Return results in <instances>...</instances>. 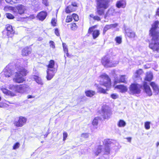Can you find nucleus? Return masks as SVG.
Returning <instances> with one entry per match:
<instances>
[{"instance_id":"1","label":"nucleus","mask_w":159,"mask_h":159,"mask_svg":"<svg viewBox=\"0 0 159 159\" xmlns=\"http://www.w3.org/2000/svg\"><path fill=\"white\" fill-rule=\"evenodd\" d=\"M159 22L155 21L152 25L150 30V35L152 37V41L149 47L153 51H159V28L158 25Z\"/></svg>"},{"instance_id":"2","label":"nucleus","mask_w":159,"mask_h":159,"mask_svg":"<svg viewBox=\"0 0 159 159\" xmlns=\"http://www.w3.org/2000/svg\"><path fill=\"white\" fill-rule=\"evenodd\" d=\"M28 87V86L25 84L13 85L11 87L12 91L8 90L6 89H3L2 91L3 93L7 95L14 96L16 95V93L22 92L26 89Z\"/></svg>"},{"instance_id":"3","label":"nucleus","mask_w":159,"mask_h":159,"mask_svg":"<svg viewBox=\"0 0 159 159\" xmlns=\"http://www.w3.org/2000/svg\"><path fill=\"white\" fill-rule=\"evenodd\" d=\"M111 141L109 139H104L103 141V144L105 146V148L102 145H99L97 148L94 153L96 156H98L102 152H103L105 154H108L110 152V148L111 144Z\"/></svg>"},{"instance_id":"4","label":"nucleus","mask_w":159,"mask_h":159,"mask_svg":"<svg viewBox=\"0 0 159 159\" xmlns=\"http://www.w3.org/2000/svg\"><path fill=\"white\" fill-rule=\"evenodd\" d=\"M29 72L25 68L21 67L18 72H15L14 77L13 79V81L16 83H22L25 81L24 76H26Z\"/></svg>"},{"instance_id":"5","label":"nucleus","mask_w":159,"mask_h":159,"mask_svg":"<svg viewBox=\"0 0 159 159\" xmlns=\"http://www.w3.org/2000/svg\"><path fill=\"white\" fill-rule=\"evenodd\" d=\"M142 86L138 84H132L129 87V93L131 95L139 94L141 91Z\"/></svg>"},{"instance_id":"6","label":"nucleus","mask_w":159,"mask_h":159,"mask_svg":"<svg viewBox=\"0 0 159 159\" xmlns=\"http://www.w3.org/2000/svg\"><path fill=\"white\" fill-rule=\"evenodd\" d=\"M11 10L14 14L16 15H21L25 13L26 8L25 6L22 4H19L12 7Z\"/></svg>"},{"instance_id":"7","label":"nucleus","mask_w":159,"mask_h":159,"mask_svg":"<svg viewBox=\"0 0 159 159\" xmlns=\"http://www.w3.org/2000/svg\"><path fill=\"white\" fill-rule=\"evenodd\" d=\"M102 63L105 67H108L116 66L118 63V62L116 61L114 63V61L110 60L107 56H106L102 58Z\"/></svg>"},{"instance_id":"8","label":"nucleus","mask_w":159,"mask_h":159,"mask_svg":"<svg viewBox=\"0 0 159 159\" xmlns=\"http://www.w3.org/2000/svg\"><path fill=\"white\" fill-rule=\"evenodd\" d=\"M27 120V119L25 117L20 116L17 120L14 121L13 124L16 127H21L26 123Z\"/></svg>"},{"instance_id":"9","label":"nucleus","mask_w":159,"mask_h":159,"mask_svg":"<svg viewBox=\"0 0 159 159\" xmlns=\"http://www.w3.org/2000/svg\"><path fill=\"white\" fill-rule=\"evenodd\" d=\"M103 80L102 85L106 87L107 88L110 87L111 85V80L108 76L106 74L104 73L100 76Z\"/></svg>"},{"instance_id":"10","label":"nucleus","mask_w":159,"mask_h":159,"mask_svg":"<svg viewBox=\"0 0 159 159\" xmlns=\"http://www.w3.org/2000/svg\"><path fill=\"white\" fill-rule=\"evenodd\" d=\"M111 113L110 110L107 106H103L102 107V115L103 118L105 119H108L110 118Z\"/></svg>"},{"instance_id":"11","label":"nucleus","mask_w":159,"mask_h":159,"mask_svg":"<svg viewBox=\"0 0 159 159\" xmlns=\"http://www.w3.org/2000/svg\"><path fill=\"white\" fill-rule=\"evenodd\" d=\"M5 30L6 31V35L8 38H12L15 34V32L12 26L10 24L6 25Z\"/></svg>"},{"instance_id":"12","label":"nucleus","mask_w":159,"mask_h":159,"mask_svg":"<svg viewBox=\"0 0 159 159\" xmlns=\"http://www.w3.org/2000/svg\"><path fill=\"white\" fill-rule=\"evenodd\" d=\"M110 0H96L97 1V7H102V8L106 9L109 6L108 3Z\"/></svg>"},{"instance_id":"13","label":"nucleus","mask_w":159,"mask_h":159,"mask_svg":"<svg viewBox=\"0 0 159 159\" xmlns=\"http://www.w3.org/2000/svg\"><path fill=\"white\" fill-rule=\"evenodd\" d=\"M57 70L54 69H47V70L46 78L48 80H51L54 76Z\"/></svg>"},{"instance_id":"14","label":"nucleus","mask_w":159,"mask_h":159,"mask_svg":"<svg viewBox=\"0 0 159 159\" xmlns=\"http://www.w3.org/2000/svg\"><path fill=\"white\" fill-rule=\"evenodd\" d=\"M47 15L48 13L46 11H42L37 14L36 17L39 20L43 21L46 19Z\"/></svg>"},{"instance_id":"15","label":"nucleus","mask_w":159,"mask_h":159,"mask_svg":"<svg viewBox=\"0 0 159 159\" xmlns=\"http://www.w3.org/2000/svg\"><path fill=\"white\" fill-rule=\"evenodd\" d=\"M126 79L125 78V75H120L119 77H116L115 78L114 85H115L118 83H126Z\"/></svg>"},{"instance_id":"16","label":"nucleus","mask_w":159,"mask_h":159,"mask_svg":"<svg viewBox=\"0 0 159 159\" xmlns=\"http://www.w3.org/2000/svg\"><path fill=\"white\" fill-rule=\"evenodd\" d=\"M32 49L28 47L24 48L21 51V55L23 57H26L31 53Z\"/></svg>"},{"instance_id":"17","label":"nucleus","mask_w":159,"mask_h":159,"mask_svg":"<svg viewBox=\"0 0 159 159\" xmlns=\"http://www.w3.org/2000/svg\"><path fill=\"white\" fill-rule=\"evenodd\" d=\"M143 87L145 92L148 96L152 95V93L150 86L148 85L147 82H144L143 84Z\"/></svg>"},{"instance_id":"18","label":"nucleus","mask_w":159,"mask_h":159,"mask_svg":"<svg viewBox=\"0 0 159 159\" xmlns=\"http://www.w3.org/2000/svg\"><path fill=\"white\" fill-rule=\"evenodd\" d=\"M125 35L129 38L134 37L135 34L131 30L128 28H125Z\"/></svg>"},{"instance_id":"19","label":"nucleus","mask_w":159,"mask_h":159,"mask_svg":"<svg viewBox=\"0 0 159 159\" xmlns=\"http://www.w3.org/2000/svg\"><path fill=\"white\" fill-rule=\"evenodd\" d=\"M150 85L153 89L154 92L156 94H159V87L154 82H151Z\"/></svg>"},{"instance_id":"20","label":"nucleus","mask_w":159,"mask_h":159,"mask_svg":"<svg viewBox=\"0 0 159 159\" xmlns=\"http://www.w3.org/2000/svg\"><path fill=\"white\" fill-rule=\"evenodd\" d=\"M115 88L119 89L121 93H125L127 91L128 89L126 86L123 85H118L115 86Z\"/></svg>"},{"instance_id":"21","label":"nucleus","mask_w":159,"mask_h":159,"mask_svg":"<svg viewBox=\"0 0 159 159\" xmlns=\"http://www.w3.org/2000/svg\"><path fill=\"white\" fill-rule=\"evenodd\" d=\"M126 2L125 0H120L117 2L116 6L118 8H124L126 6Z\"/></svg>"},{"instance_id":"22","label":"nucleus","mask_w":159,"mask_h":159,"mask_svg":"<svg viewBox=\"0 0 159 159\" xmlns=\"http://www.w3.org/2000/svg\"><path fill=\"white\" fill-rule=\"evenodd\" d=\"M62 46L63 49V51L64 52V57L66 58V57H69V54L68 53V49L67 48V45L65 43H62Z\"/></svg>"},{"instance_id":"23","label":"nucleus","mask_w":159,"mask_h":159,"mask_svg":"<svg viewBox=\"0 0 159 159\" xmlns=\"http://www.w3.org/2000/svg\"><path fill=\"white\" fill-rule=\"evenodd\" d=\"M55 61L53 60H51L49 61L48 64L46 66L48 69H54L55 66Z\"/></svg>"},{"instance_id":"24","label":"nucleus","mask_w":159,"mask_h":159,"mask_svg":"<svg viewBox=\"0 0 159 159\" xmlns=\"http://www.w3.org/2000/svg\"><path fill=\"white\" fill-rule=\"evenodd\" d=\"M115 14V10L112 8L108 10L106 14L105 15L104 18H106L107 16L114 15Z\"/></svg>"},{"instance_id":"25","label":"nucleus","mask_w":159,"mask_h":159,"mask_svg":"<svg viewBox=\"0 0 159 159\" xmlns=\"http://www.w3.org/2000/svg\"><path fill=\"white\" fill-rule=\"evenodd\" d=\"M85 93L86 95L89 97H92L94 95L95 93V91L90 90L86 91H85Z\"/></svg>"},{"instance_id":"26","label":"nucleus","mask_w":159,"mask_h":159,"mask_svg":"<svg viewBox=\"0 0 159 159\" xmlns=\"http://www.w3.org/2000/svg\"><path fill=\"white\" fill-rule=\"evenodd\" d=\"M153 77L152 73L151 72H148L146 73L145 80L150 81L152 80Z\"/></svg>"},{"instance_id":"27","label":"nucleus","mask_w":159,"mask_h":159,"mask_svg":"<svg viewBox=\"0 0 159 159\" xmlns=\"http://www.w3.org/2000/svg\"><path fill=\"white\" fill-rule=\"evenodd\" d=\"M77 7V6L75 2H72L71 6H70V12L75 11Z\"/></svg>"},{"instance_id":"28","label":"nucleus","mask_w":159,"mask_h":159,"mask_svg":"<svg viewBox=\"0 0 159 159\" xmlns=\"http://www.w3.org/2000/svg\"><path fill=\"white\" fill-rule=\"evenodd\" d=\"M34 78L35 81L39 84L41 85L43 84V82L41 79L37 75H34Z\"/></svg>"},{"instance_id":"29","label":"nucleus","mask_w":159,"mask_h":159,"mask_svg":"<svg viewBox=\"0 0 159 159\" xmlns=\"http://www.w3.org/2000/svg\"><path fill=\"white\" fill-rule=\"evenodd\" d=\"M126 125V123L125 121L122 120H120L118 121L117 125L119 127H124Z\"/></svg>"},{"instance_id":"30","label":"nucleus","mask_w":159,"mask_h":159,"mask_svg":"<svg viewBox=\"0 0 159 159\" xmlns=\"http://www.w3.org/2000/svg\"><path fill=\"white\" fill-rule=\"evenodd\" d=\"M8 3L13 5L18 3L21 0H5Z\"/></svg>"},{"instance_id":"31","label":"nucleus","mask_w":159,"mask_h":159,"mask_svg":"<svg viewBox=\"0 0 159 159\" xmlns=\"http://www.w3.org/2000/svg\"><path fill=\"white\" fill-rule=\"evenodd\" d=\"M12 71L10 70L5 71L4 72V75L5 77H9L12 75L13 72Z\"/></svg>"},{"instance_id":"32","label":"nucleus","mask_w":159,"mask_h":159,"mask_svg":"<svg viewBox=\"0 0 159 159\" xmlns=\"http://www.w3.org/2000/svg\"><path fill=\"white\" fill-rule=\"evenodd\" d=\"M104 9L102 8V7H97V12L98 14L101 16L104 13Z\"/></svg>"},{"instance_id":"33","label":"nucleus","mask_w":159,"mask_h":159,"mask_svg":"<svg viewBox=\"0 0 159 159\" xmlns=\"http://www.w3.org/2000/svg\"><path fill=\"white\" fill-rule=\"evenodd\" d=\"M100 34L99 31L98 30H95L93 31L92 35L93 38L94 39H96L99 35Z\"/></svg>"},{"instance_id":"34","label":"nucleus","mask_w":159,"mask_h":159,"mask_svg":"<svg viewBox=\"0 0 159 159\" xmlns=\"http://www.w3.org/2000/svg\"><path fill=\"white\" fill-rule=\"evenodd\" d=\"M73 19L75 21H78L79 20V16L78 15L76 14H73L72 15L71 17H70V22Z\"/></svg>"},{"instance_id":"35","label":"nucleus","mask_w":159,"mask_h":159,"mask_svg":"<svg viewBox=\"0 0 159 159\" xmlns=\"http://www.w3.org/2000/svg\"><path fill=\"white\" fill-rule=\"evenodd\" d=\"M57 22L56 19L54 18H52L51 20V23L53 27H55L57 26Z\"/></svg>"},{"instance_id":"36","label":"nucleus","mask_w":159,"mask_h":159,"mask_svg":"<svg viewBox=\"0 0 159 159\" xmlns=\"http://www.w3.org/2000/svg\"><path fill=\"white\" fill-rule=\"evenodd\" d=\"M111 29L110 25H106L103 29V34H105L106 32L108 30Z\"/></svg>"},{"instance_id":"37","label":"nucleus","mask_w":159,"mask_h":159,"mask_svg":"<svg viewBox=\"0 0 159 159\" xmlns=\"http://www.w3.org/2000/svg\"><path fill=\"white\" fill-rule=\"evenodd\" d=\"M97 89L98 91L100 93H104L106 92V90H105L99 86H97Z\"/></svg>"},{"instance_id":"38","label":"nucleus","mask_w":159,"mask_h":159,"mask_svg":"<svg viewBox=\"0 0 159 159\" xmlns=\"http://www.w3.org/2000/svg\"><path fill=\"white\" fill-rule=\"evenodd\" d=\"M99 119V118L98 117H96L94 119L92 122V124L93 125L96 126L97 125Z\"/></svg>"},{"instance_id":"39","label":"nucleus","mask_w":159,"mask_h":159,"mask_svg":"<svg viewBox=\"0 0 159 159\" xmlns=\"http://www.w3.org/2000/svg\"><path fill=\"white\" fill-rule=\"evenodd\" d=\"M6 17L9 19H13L14 18V16L11 14L8 13L6 14Z\"/></svg>"},{"instance_id":"40","label":"nucleus","mask_w":159,"mask_h":159,"mask_svg":"<svg viewBox=\"0 0 159 159\" xmlns=\"http://www.w3.org/2000/svg\"><path fill=\"white\" fill-rule=\"evenodd\" d=\"M20 143H19L17 142L16 143H15L13 145V146L12 149L13 150H16L20 146Z\"/></svg>"},{"instance_id":"41","label":"nucleus","mask_w":159,"mask_h":159,"mask_svg":"<svg viewBox=\"0 0 159 159\" xmlns=\"http://www.w3.org/2000/svg\"><path fill=\"white\" fill-rule=\"evenodd\" d=\"M150 122H146L145 123L144 126L145 128L147 129H148L150 128Z\"/></svg>"},{"instance_id":"42","label":"nucleus","mask_w":159,"mask_h":159,"mask_svg":"<svg viewBox=\"0 0 159 159\" xmlns=\"http://www.w3.org/2000/svg\"><path fill=\"white\" fill-rule=\"evenodd\" d=\"M115 40L117 43L119 44H120L121 42V38L117 37L115 38Z\"/></svg>"},{"instance_id":"43","label":"nucleus","mask_w":159,"mask_h":159,"mask_svg":"<svg viewBox=\"0 0 159 159\" xmlns=\"http://www.w3.org/2000/svg\"><path fill=\"white\" fill-rule=\"evenodd\" d=\"M71 29L73 30H75L77 29L76 25L75 23H72L70 25Z\"/></svg>"},{"instance_id":"44","label":"nucleus","mask_w":159,"mask_h":159,"mask_svg":"<svg viewBox=\"0 0 159 159\" xmlns=\"http://www.w3.org/2000/svg\"><path fill=\"white\" fill-rule=\"evenodd\" d=\"M54 33L57 36H60V34L59 32L58 29L57 28H56L54 30Z\"/></svg>"},{"instance_id":"45","label":"nucleus","mask_w":159,"mask_h":159,"mask_svg":"<svg viewBox=\"0 0 159 159\" xmlns=\"http://www.w3.org/2000/svg\"><path fill=\"white\" fill-rule=\"evenodd\" d=\"M89 133H84L81 134V137L84 138H87L89 137Z\"/></svg>"},{"instance_id":"46","label":"nucleus","mask_w":159,"mask_h":159,"mask_svg":"<svg viewBox=\"0 0 159 159\" xmlns=\"http://www.w3.org/2000/svg\"><path fill=\"white\" fill-rule=\"evenodd\" d=\"M111 29L115 28L118 26V24L117 23H115L114 24H111L110 25Z\"/></svg>"},{"instance_id":"47","label":"nucleus","mask_w":159,"mask_h":159,"mask_svg":"<svg viewBox=\"0 0 159 159\" xmlns=\"http://www.w3.org/2000/svg\"><path fill=\"white\" fill-rule=\"evenodd\" d=\"M42 3L44 4L46 6H49V4L47 0H42Z\"/></svg>"},{"instance_id":"48","label":"nucleus","mask_w":159,"mask_h":159,"mask_svg":"<svg viewBox=\"0 0 159 159\" xmlns=\"http://www.w3.org/2000/svg\"><path fill=\"white\" fill-rule=\"evenodd\" d=\"M142 72V70L141 69H139L138 70H137L136 72V74L137 75H136V76L137 77H138V75L140 74H141Z\"/></svg>"},{"instance_id":"49","label":"nucleus","mask_w":159,"mask_h":159,"mask_svg":"<svg viewBox=\"0 0 159 159\" xmlns=\"http://www.w3.org/2000/svg\"><path fill=\"white\" fill-rule=\"evenodd\" d=\"M67 136V134L66 132H64L63 133V140H65Z\"/></svg>"},{"instance_id":"50","label":"nucleus","mask_w":159,"mask_h":159,"mask_svg":"<svg viewBox=\"0 0 159 159\" xmlns=\"http://www.w3.org/2000/svg\"><path fill=\"white\" fill-rule=\"evenodd\" d=\"M111 97L113 99H116L118 98V96L116 94H113L111 95Z\"/></svg>"},{"instance_id":"51","label":"nucleus","mask_w":159,"mask_h":159,"mask_svg":"<svg viewBox=\"0 0 159 159\" xmlns=\"http://www.w3.org/2000/svg\"><path fill=\"white\" fill-rule=\"evenodd\" d=\"M49 43L50 44V45L52 46V47L54 48L55 47V44L54 42L52 41H50L49 42Z\"/></svg>"},{"instance_id":"52","label":"nucleus","mask_w":159,"mask_h":159,"mask_svg":"<svg viewBox=\"0 0 159 159\" xmlns=\"http://www.w3.org/2000/svg\"><path fill=\"white\" fill-rule=\"evenodd\" d=\"M65 12L66 13H70V8L69 6H67L66 8Z\"/></svg>"},{"instance_id":"53","label":"nucleus","mask_w":159,"mask_h":159,"mask_svg":"<svg viewBox=\"0 0 159 159\" xmlns=\"http://www.w3.org/2000/svg\"><path fill=\"white\" fill-rule=\"evenodd\" d=\"M94 20H97L98 21H99L101 20L100 17L98 16H95L94 17Z\"/></svg>"},{"instance_id":"54","label":"nucleus","mask_w":159,"mask_h":159,"mask_svg":"<svg viewBox=\"0 0 159 159\" xmlns=\"http://www.w3.org/2000/svg\"><path fill=\"white\" fill-rule=\"evenodd\" d=\"M93 27H91L89 28V30H88V33H90L91 32L93 31Z\"/></svg>"},{"instance_id":"55","label":"nucleus","mask_w":159,"mask_h":159,"mask_svg":"<svg viewBox=\"0 0 159 159\" xmlns=\"http://www.w3.org/2000/svg\"><path fill=\"white\" fill-rule=\"evenodd\" d=\"M66 21L67 23L70 22V16H67L66 19Z\"/></svg>"},{"instance_id":"56","label":"nucleus","mask_w":159,"mask_h":159,"mask_svg":"<svg viewBox=\"0 0 159 159\" xmlns=\"http://www.w3.org/2000/svg\"><path fill=\"white\" fill-rule=\"evenodd\" d=\"M80 98L82 100H84L86 99L84 95L80 96Z\"/></svg>"},{"instance_id":"57","label":"nucleus","mask_w":159,"mask_h":159,"mask_svg":"<svg viewBox=\"0 0 159 159\" xmlns=\"http://www.w3.org/2000/svg\"><path fill=\"white\" fill-rule=\"evenodd\" d=\"M49 134V132H47L45 134H44V138H46V137H47V136H48V135Z\"/></svg>"},{"instance_id":"58","label":"nucleus","mask_w":159,"mask_h":159,"mask_svg":"<svg viewBox=\"0 0 159 159\" xmlns=\"http://www.w3.org/2000/svg\"><path fill=\"white\" fill-rule=\"evenodd\" d=\"M126 139H127L128 141L129 142H130L131 140V138L130 137H128L126 138Z\"/></svg>"},{"instance_id":"59","label":"nucleus","mask_w":159,"mask_h":159,"mask_svg":"<svg viewBox=\"0 0 159 159\" xmlns=\"http://www.w3.org/2000/svg\"><path fill=\"white\" fill-rule=\"evenodd\" d=\"M156 14L159 16V8L157 10L156 12Z\"/></svg>"},{"instance_id":"60","label":"nucleus","mask_w":159,"mask_h":159,"mask_svg":"<svg viewBox=\"0 0 159 159\" xmlns=\"http://www.w3.org/2000/svg\"><path fill=\"white\" fill-rule=\"evenodd\" d=\"M33 98V97H32V96L30 95H28V97H27V98Z\"/></svg>"},{"instance_id":"61","label":"nucleus","mask_w":159,"mask_h":159,"mask_svg":"<svg viewBox=\"0 0 159 159\" xmlns=\"http://www.w3.org/2000/svg\"><path fill=\"white\" fill-rule=\"evenodd\" d=\"M90 16L91 17L93 18L94 19V16L93 15V14H91L90 15Z\"/></svg>"},{"instance_id":"62","label":"nucleus","mask_w":159,"mask_h":159,"mask_svg":"<svg viewBox=\"0 0 159 159\" xmlns=\"http://www.w3.org/2000/svg\"><path fill=\"white\" fill-rule=\"evenodd\" d=\"M159 145V142H157V146L158 147Z\"/></svg>"},{"instance_id":"63","label":"nucleus","mask_w":159,"mask_h":159,"mask_svg":"<svg viewBox=\"0 0 159 159\" xmlns=\"http://www.w3.org/2000/svg\"><path fill=\"white\" fill-rule=\"evenodd\" d=\"M2 107V104L0 102V107Z\"/></svg>"}]
</instances>
